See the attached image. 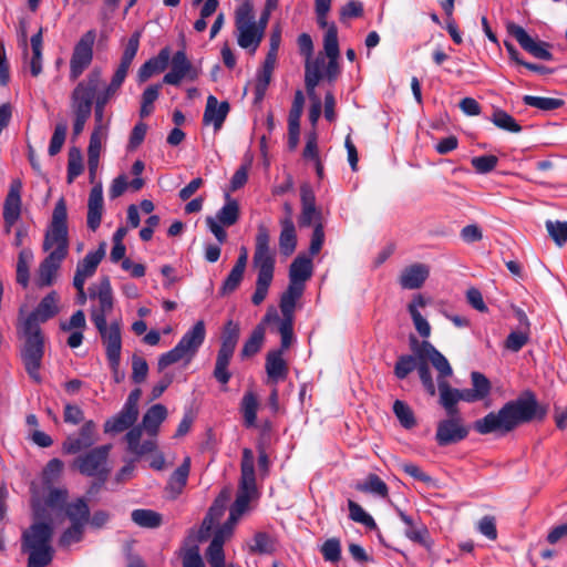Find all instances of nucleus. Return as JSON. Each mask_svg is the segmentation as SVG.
Here are the masks:
<instances>
[{
	"mask_svg": "<svg viewBox=\"0 0 567 567\" xmlns=\"http://www.w3.org/2000/svg\"><path fill=\"white\" fill-rule=\"evenodd\" d=\"M537 400L527 393L516 400L508 401L497 412H489L473 423V429L481 435H506L517 426L530 422L537 411Z\"/></svg>",
	"mask_w": 567,
	"mask_h": 567,
	"instance_id": "obj_1",
	"label": "nucleus"
},
{
	"mask_svg": "<svg viewBox=\"0 0 567 567\" xmlns=\"http://www.w3.org/2000/svg\"><path fill=\"white\" fill-rule=\"evenodd\" d=\"M410 347L420 359H429L439 372L440 404L445 409L446 414H460L457 409L458 389L451 388L446 381V378L453 373L447 359L427 340L420 342L415 337H410Z\"/></svg>",
	"mask_w": 567,
	"mask_h": 567,
	"instance_id": "obj_2",
	"label": "nucleus"
},
{
	"mask_svg": "<svg viewBox=\"0 0 567 567\" xmlns=\"http://www.w3.org/2000/svg\"><path fill=\"white\" fill-rule=\"evenodd\" d=\"M167 413L166 406L161 403L152 405L146 411L142 420V426L131 429L125 436L131 453L142 456L156 449L155 436L159 425L167 417Z\"/></svg>",
	"mask_w": 567,
	"mask_h": 567,
	"instance_id": "obj_3",
	"label": "nucleus"
},
{
	"mask_svg": "<svg viewBox=\"0 0 567 567\" xmlns=\"http://www.w3.org/2000/svg\"><path fill=\"white\" fill-rule=\"evenodd\" d=\"M51 523H34L22 534V553L28 554L27 567H48L54 557Z\"/></svg>",
	"mask_w": 567,
	"mask_h": 567,
	"instance_id": "obj_4",
	"label": "nucleus"
},
{
	"mask_svg": "<svg viewBox=\"0 0 567 567\" xmlns=\"http://www.w3.org/2000/svg\"><path fill=\"white\" fill-rule=\"evenodd\" d=\"M69 245L68 209L65 200L60 198L45 229L42 249L48 255L65 259L69 254Z\"/></svg>",
	"mask_w": 567,
	"mask_h": 567,
	"instance_id": "obj_5",
	"label": "nucleus"
},
{
	"mask_svg": "<svg viewBox=\"0 0 567 567\" xmlns=\"http://www.w3.org/2000/svg\"><path fill=\"white\" fill-rule=\"evenodd\" d=\"M257 497L255 455L250 449L245 447L241 454L238 492L230 507L229 517L238 522L241 515L248 509L249 503Z\"/></svg>",
	"mask_w": 567,
	"mask_h": 567,
	"instance_id": "obj_6",
	"label": "nucleus"
},
{
	"mask_svg": "<svg viewBox=\"0 0 567 567\" xmlns=\"http://www.w3.org/2000/svg\"><path fill=\"white\" fill-rule=\"evenodd\" d=\"M235 27L238 45L243 49L249 50L250 52H255L265 33L256 23L254 7L249 1L243 2L236 9Z\"/></svg>",
	"mask_w": 567,
	"mask_h": 567,
	"instance_id": "obj_7",
	"label": "nucleus"
},
{
	"mask_svg": "<svg viewBox=\"0 0 567 567\" xmlns=\"http://www.w3.org/2000/svg\"><path fill=\"white\" fill-rule=\"evenodd\" d=\"M25 343L21 358L29 377L37 383L41 382L40 368L44 354V337L40 328L22 326Z\"/></svg>",
	"mask_w": 567,
	"mask_h": 567,
	"instance_id": "obj_8",
	"label": "nucleus"
},
{
	"mask_svg": "<svg viewBox=\"0 0 567 567\" xmlns=\"http://www.w3.org/2000/svg\"><path fill=\"white\" fill-rule=\"evenodd\" d=\"M89 297L93 302L90 310L91 321L95 327L107 323L106 318L114 308V297L109 277H102L99 282L89 287Z\"/></svg>",
	"mask_w": 567,
	"mask_h": 567,
	"instance_id": "obj_9",
	"label": "nucleus"
},
{
	"mask_svg": "<svg viewBox=\"0 0 567 567\" xmlns=\"http://www.w3.org/2000/svg\"><path fill=\"white\" fill-rule=\"evenodd\" d=\"M112 446L110 444L91 449L89 452L78 456L73 462L81 474L97 477L104 482L107 478L110 470L107 467V458Z\"/></svg>",
	"mask_w": 567,
	"mask_h": 567,
	"instance_id": "obj_10",
	"label": "nucleus"
},
{
	"mask_svg": "<svg viewBox=\"0 0 567 567\" xmlns=\"http://www.w3.org/2000/svg\"><path fill=\"white\" fill-rule=\"evenodd\" d=\"M101 71L94 69L87 74L86 80L81 81L75 86L71 95L73 114L91 115L94 95L101 82Z\"/></svg>",
	"mask_w": 567,
	"mask_h": 567,
	"instance_id": "obj_11",
	"label": "nucleus"
},
{
	"mask_svg": "<svg viewBox=\"0 0 567 567\" xmlns=\"http://www.w3.org/2000/svg\"><path fill=\"white\" fill-rule=\"evenodd\" d=\"M254 267L257 269V277L274 278L275 252L270 249V235L268 229L260 225L256 235V246L252 258Z\"/></svg>",
	"mask_w": 567,
	"mask_h": 567,
	"instance_id": "obj_12",
	"label": "nucleus"
},
{
	"mask_svg": "<svg viewBox=\"0 0 567 567\" xmlns=\"http://www.w3.org/2000/svg\"><path fill=\"white\" fill-rule=\"evenodd\" d=\"M239 213L240 209L238 202L227 194L226 202L217 212L216 216H208L206 218L207 227L220 244L225 243L227 238V233L224 227L235 225L239 219Z\"/></svg>",
	"mask_w": 567,
	"mask_h": 567,
	"instance_id": "obj_13",
	"label": "nucleus"
},
{
	"mask_svg": "<svg viewBox=\"0 0 567 567\" xmlns=\"http://www.w3.org/2000/svg\"><path fill=\"white\" fill-rule=\"evenodd\" d=\"M96 39L95 30L86 31L74 45L70 59V79L75 81L89 68L93 60V45Z\"/></svg>",
	"mask_w": 567,
	"mask_h": 567,
	"instance_id": "obj_14",
	"label": "nucleus"
},
{
	"mask_svg": "<svg viewBox=\"0 0 567 567\" xmlns=\"http://www.w3.org/2000/svg\"><path fill=\"white\" fill-rule=\"evenodd\" d=\"M470 433L461 414H447L436 426L435 440L440 446H446L463 441Z\"/></svg>",
	"mask_w": 567,
	"mask_h": 567,
	"instance_id": "obj_15",
	"label": "nucleus"
},
{
	"mask_svg": "<svg viewBox=\"0 0 567 567\" xmlns=\"http://www.w3.org/2000/svg\"><path fill=\"white\" fill-rule=\"evenodd\" d=\"M237 520L228 519L219 526L206 549V558L210 567H225L224 544L233 537Z\"/></svg>",
	"mask_w": 567,
	"mask_h": 567,
	"instance_id": "obj_16",
	"label": "nucleus"
},
{
	"mask_svg": "<svg viewBox=\"0 0 567 567\" xmlns=\"http://www.w3.org/2000/svg\"><path fill=\"white\" fill-rule=\"evenodd\" d=\"M199 75V70L193 65L186 55V52L179 50L174 53L171 60V70L167 72L163 82L169 85H179L182 81H195Z\"/></svg>",
	"mask_w": 567,
	"mask_h": 567,
	"instance_id": "obj_17",
	"label": "nucleus"
},
{
	"mask_svg": "<svg viewBox=\"0 0 567 567\" xmlns=\"http://www.w3.org/2000/svg\"><path fill=\"white\" fill-rule=\"evenodd\" d=\"M507 31L516 39L519 45L533 56L545 61L553 59V54L549 51L550 45L546 42L534 40L523 27L509 23L507 24Z\"/></svg>",
	"mask_w": 567,
	"mask_h": 567,
	"instance_id": "obj_18",
	"label": "nucleus"
},
{
	"mask_svg": "<svg viewBox=\"0 0 567 567\" xmlns=\"http://www.w3.org/2000/svg\"><path fill=\"white\" fill-rule=\"evenodd\" d=\"M97 432L95 423L90 420L83 423L78 435H69L62 444V450L66 454H76L95 444Z\"/></svg>",
	"mask_w": 567,
	"mask_h": 567,
	"instance_id": "obj_19",
	"label": "nucleus"
},
{
	"mask_svg": "<svg viewBox=\"0 0 567 567\" xmlns=\"http://www.w3.org/2000/svg\"><path fill=\"white\" fill-rule=\"evenodd\" d=\"M101 336L103 344L105 346V354L107 361H114L121 358L122 351V337L121 326L118 321H112L110 324L105 323L101 327H95Z\"/></svg>",
	"mask_w": 567,
	"mask_h": 567,
	"instance_id": "obj_20",
	"label": "nucleus"
},
{
	"mask_svg": "<svg viewBox=\"0 0 567 567\" xmlns=\"http://www.w3.org/2000/svg\"><path fill=\"white\" fill-rule=\"evenodd\" d=\"M301 214L299 217L300 227H308L318 224L321 219V212L316 206V196L309 184L300 187Z\"/></svg>",
	"mask_w": 567,
	"mask_h": 567,
	"instance_id": "obj_21",
	"label": "nucleus"
},
{
	"mask_svg": "<svg viewBox=\"0 0 567 567\" xmlns=\"http://www.w3.org/2000/svg\"><path fill=\"white\" fill-rule=\"evenodd\" d=\"M281 42L280 30H274L270 35V48L262 64V69L258 74V91H265L271 80V74L277 62V53Z\"/></svg>",
	"mask_w": 567,
	"mask_h": 567,
	"instance_id": "obj_22",
	"label": "nucleus"
},
{
	"mask_svg": "<svg viewBox=\"0 0 567 567\" xmlns=\"http://www.w3.org/2000/svg\"><path fill=\"white\" fill-rule=\"evenodd\" d=\"M106 244L101 243L99 248L94 251H89L83 259H81L75 269L73 277L74 281L86 282V280L94 276L96 269L105 256Z\"/></svg>",
	"mask_w": 567,
	"mask_h": 567,
	"instance_id": "obj_23",
	"label": "nucleus"
},
{
	"mask_svg": "<svg viewBox=\"0 0 567 567\" xmlns=\"http://www.w3.org/2000/svg\"><path fill=\"white\" fill-rule=\"evenodd\" d=\"M230 106L227 101L219 102L216 96L208 95L206 107L203 115V123L205 125H213L217 132L221 128Z\"/></svg>",
	"mask_w": 567,
	"mask_h": 567,
	"instance_id": "obj_24",
	"label": "nucleus"
},
{
	"mask_svg": "<svg viewBox=\"0 0 567 567\" xmlns=\"http://www.w3.org/2000/svg\"><path fill=\"white\" fill-rule=\"evenodd\" d=\"M58 313V295L53 291L47 295L39 306L28 316L22 326H34L40 328V322H44Z\"/></svg>",
	"mask_w": 567,
	"mask_h": 567,
	"instance_id": "obj_25",
	"label": "nucleus"
},
{
	"mask_svg": "<svg viewBox=\"0 0 567 567\" xmlns=\"http://www.w3.org/2000/svg\"><path fill=\"white\" fill-rule=\"evenodd\" d=\"M206 337L205 323L197 321L178 341L177 346L187 355V361L196 354Z\"/></svg>",
	"mask_w": 567,
	"mask_h": 567,
	"instance_id": "obj_26",
	"label": "nucleus"
},
{
	"mask_svg": "<svg viewBox=\"0 0 567 567\" xmlns=\"http://www.w3.org/2000/svg\"><path fill=\"white\" fill-rule=\"evenodd\" d=\"M103 210V188L102 184H96L95 186L92 187L87 200L86 224L89 229H91L92 231H95L100 227Z\"/></svg>",
	"mask_w": 567,
	"mask_h": 567,
	"instance_id": "obj_27",
	"label": "nucleus"
},
{
	"mask_svg": "<svg viewBox=\"0 0 567 567\" xmlns=\"http://www.w3.org/2000/svg\"><path fill=\"white\" fill-rule=\"evenodd\" d=\"M227 495L221 493L209 507L205 518L203 519L202 526L198 530V540L203 542L208 538L214 525L221 518L225 513Z\"/></svg>",
	"mask_w": 567,
	"mask_h": 567,
	"instance_id": "obj_28",
	"label": "nucleus"
},
{
	"mask_svg": "<svg viewBox=\"0 0 567 567\" xmlns=\"http://www.w3.org/2000/svg\"><path fill=\"white\" fill-rule=\"evenodd\" d=\"M398 515L406 526L404 530L405 536L413 543H416L426 549H431L433 542L430 538L426 526L423 524H415L412 517L401 509H398Z\"/></svg>",
	"mask_w": 567,
	"mask_h": 567,
	"instance_id": "obj_29",
	"label": "nucleus"
},
{
	"mask_svg": "<svg viewBox=\"0 0 567 567\" xmlns=\"http://www.w3.org/2000/svg\"><path fill=\"white\" fill-rule=\"evenodd\" d=\"M21 189L22 184L19 179L11 183L3 205V220L17 223L21 214Z\"/></svg>",
	"mask_w": 567,
	"mask_h": 567,
	"instance_id": "obj_30",
	"label": "nucleus"
},
{
	"mask_svg": "<svg viewBox=\"0 0 567 567\" xmlns=\"http://www.w3.org/2000/svg\"><path fill=\"white\" fill-rule=\"evenodd\" d=\"M430 269L426 265L414 264L402 270L399 282L403 289H417L427 279Z\"/></svg>",
	"mask_w": 567,
	"mask_h": 567,
	"instance_id": "obj_31",
	"label": "nucleus"
},
{
	"mask_svg": "<svg viewBox=\"0 0 567 567\" xmlns=\"http://www.w3.org/2000/svg\"><path fill=\"white\" fill-rule=\"evenodd\" d=\"M169 49H162L155 58L147 60L144 64L141 65L137 72V81L143 83L155 73H159L166 70L169 62Z\"/></svg>",
	"mask_w": 567,
	"mask_h": 567,
	"instance_id": "obj_32",
	"label": "nucleus"
},
{
	"mask_svg": "<svg viewBox=\"0 0 567 567\" xmlns=\"http://www.w3.org/2000/svg\"><path fill=\"white\" fill-rule=\"evenodd\" d=\"M266 372L272 383H278L287 378L288 365L282 357V350L269 351L266 357Z\"/></svg>",
	"mask_w": 567,
	"mask_h": 567,
	"instance_id": "obj_33",
	"label": "nucleus"
},
{
	"mask_svg": "<svg viewBox=\"0 0 567 567\" xmlns=\"http://www.w3.org/2000/svg\"><path fill=\"white\" fill-rule=\"evenodd\" d=\"M107 138V133H104L100 127L99 130H93L90 143L87 147V165L91 179L94 178L95 173L100 163V154L102 151L103 143Z\"/></svg>",
	"mask_w": 567,
	"mask_h": 567,
	"instance_id": "obj_34",
	"label": "nucleus"
},
{
	"mask_svg": "<svg viewBox=\"0 0 567 567\" xmlns=\"http://www.w3.org/2000/svg\"><path fill=\"white\" fill-rule=\"evenodd\" d=\"M280 226L279 248L282 255L290 256L297 246V235L293 220L291 218H282L280 220Z\"/></svg>",
	"mask_w": 567,
	"mask_h": 567,
	"instance_id": "obj_35",
	"label": "nucleus"
},
{
	"mask_svg": "<svg viewBox=\"0 0 567 567\" xmlns=\"http://www.w3.org/2000/svg\"><path fill=\"white\" fill-rule=\"evenodd\" d=\"M312 276V261L309 257L299 255L290 265L289 280L305 286Z\"/></svg>",
	"mask_w": 567,
	"mask_h": 567,
	"instance_id": "obj_36",
	"label": "nucleus"
},
{
	"mask_svg": "<svg viewBox=\"0 0 567 567\" xmlns=\"http://www.w3.org/2000/svg\"><path fill=\"white\" fill-rule=\"evenodd\" d=\"M239 324L233 320H228L223 329L221 344L218 353L233 357L239 339Z\"/></svg>",
	"mask_w": 567,
	"mask_h": 567,
	"instance_id": "obj_37",
	"label": "nucleus"
},
{
	"mask_svg": "<svg viewBox=\"0 0 567 567\" xmlns=\"http://www.w3.org/2000/svg\"><path fill=\"white\" fill-rule=\"evenodd\" d=\"M64 259L48 255L40 264L38 275L40 286H51Z\"/></svg>",
	"mask_w": 567,
	"mask_h": 567,
	"instance_id": "obj_38",
	"label": "nucleus"
},
{
	"mask_svg": "<svg viewBox=\"0 0 567 567\" xmlns=\"http://www.w3.org/2000/svg\"><path fill=\"white\" fill-rule=\"evenodd\" d=\"M324 59L319 56L315 61H306L305 64V84L310 99L316 94L315 90L321 79V68Z\"/></svg>",
	"mask_w": 567,
	"mask_h": 567,
	"instance_id": "obj_39",
	"label": "nucleus"
},
{
	"mask_svg": "<svg viewBox=\"0 0 567 567\" xmlns=\"http://www.w3.org/2000/svg\"><path fill=\"white\" fill-rule=\"evenodd\" d=\"M137 416L138 414L123 408L116 416L105 422L104 431L106 433L123 432L135 423Z\"/></svg>",
	"mask_w": 567,
	"mask_h": 567,
	"instance_id": "obj_40",
	"label": "nucleus"
},
{
	"mask_svg": "<svg viewBox=\"0 0 567 567\" xmlns=\"http://www.w3.org/2000/svg\"><path fill=\"white\" fill-rule=\"evenodd\" d=\"M305 286L289 280L287 290L280 298V310L282 315H293L297 300L302 296Z\"/></svg>",
	"mask_w": 567,
	"mask_h": 567,
	"instance_id": "obj_41",
	"label": "nucleus"
},
{
	"mask_svg": "<svg viewBox=\"0 0 567 567\" xmlns=\"http://www.w3.org/2000/svg\"><path fill=\"white\" fill-rule=\"evenodd\" d=\"M189 471L190 457L186 456L183 463L174 471L168 482V489L174 494V496L182 493L187 483Z\"/></svg>",
	"mask_w": 567,
	"mask_h": 567,
	"instance_id": "obj_42",
	"label": "nucleus"
},
{
	"mask_svg": "<svg viewBox=\"0 0 567 567\" xmlns=\"http://www.w3.org/2000/svg\"><path fill=\"white\" fill-rule=\"evenodd\" d=\"M141 31H135L130 39L127 40L123 54L121 56L120 64L117 65V69L128 73V70L131 68V64L138 51L140 48V39H141Z\"/></svg>",
	"mask_w": 567,
	"mask_h": 567,
	"instance_id": "obj_43",
	"label": "nucleus"
},
{
	"mask_svg": "<svg viewBox=\"0 0 567 567\" xmlns=\"http://www.w3.org/2000/svg\"><path fill=\"white\" fill-rule=\"evenodd\" d=\"M355 488L382 498H385L389 494L386 484L377 474H369L364 482L357 484Z\"/></svg>",
	"mask_w": 567,
	"mask_h": 567,
	"instance_id": "obj_44",
	"label": "nucleus"
},
{
	"mask_svg": "<svg viewBox=\"0 0 567 567\" xmlns=\"http://www.w3.org/2000/svg\"><path fill=\"white\" fill-rule=\"evenodd\" d=\"M132 520L140 527L157 528L162 525V515L152 509H134Z\"/></svg>",
	"mask_w": 567,
	"mask_h": 567,
	"instance_id": "obj_45",
	"label": "nucleus"
},
{
	"mask_svg": "<svg viewBox=\"0 0 567 567\" xmlns=\"http://www.w3.org/2000/svg\"><path fill=\"white\" fill-rule=\"evenodd\" d=\"M66 516L72 524L85 525L90 518L89 505L83 498L70 503L66 507Z\"/></svg>",
	"mask_w": 567,
	"mask_h": 567,
	"instance_id": "obj_46",
	"label": "nucleus"
},
{
	"mask_svg": "<svg viewBox=\"0 0 567 567\" xmlns=\"http://www.w3.org/2000/svg\"><path fill=\"white\" fill-rule=\"evenodd\" d=\"M265 339V327L262 323L258 324L250 337L244 343L241 349V357L249 358L255 355L261 348Z\"/></svg>",
	"mask_w": 567,
	"mask_h": 567,
	"instance_id": "obj_47",
	"label": "nucleus"
},
{
	"mask_svg": "<svg viewBox=\"0 0 567 567\" xmlns=\"http://www.w3.org/2000/svg\"><path fill=\"white\" fill-rule=\"evenodd\" d=\"M33 260V252L31 249H22L18 255L17 261V281L22 287H28L29 285V268L30 264Z\"/></svg>",
	"mask_w": 567,
	"mask_h": 567,
	"instance_id": "obj_48",
	"label": "nucleus"
},
{
	"mask_svg": "<svg viewBox=\"0 0 567 567\" xmlns=\"http://www.w3.org/2000/svg\"><path fill=\"white\" fill-rule=\"evenodd\" d=\"M258 401L252 392H247L241 400V412L247 427L255 426L257 419Z\"/></svg>",
	"mask_w": 567,
	"mask_h": 567,
	"instance_id": "obj_49",
	"label": "nucleus"
},
{
	"mask_svg": "<svg viewBox=\"0 0 567 567\" xmlns=\"http://www.w3.org/2000/svg\"><path fill=\"white\" fill-rule=\"evenodd\" d=\"M412 354H403L398 358V361L394 365V374L398 379H405L412 371L416 370L417 364L420 362V358L413 351Z\"/></svg>",
	"mask_w": 567,
	"mask_h": 567,
	"instance_id": "obj_50",
	"label": "nucleus"
},
{
	"mask_svg": "<svg viewBox=\"0 0 567 567\" xmlns=\"http://www.w3.org/2000/svg\"><path fill=\"white\" fill-rule=\"evenodd\" d=\"M349 517L355 523H360L367 528L377 529V523L374 518L367 513L361 505L349 499L348 501Z\"/></svg>",
	"mask_w": 567,
	"mask_h": 567,
	"instance_id": "obj_51",
	"label": "nucleus"
},
{
	"mask_svg": "<svg viewBox=\"0 0 567 567\" xmlns=\"http://www.w3.org/2000/svg\"><path fill=\"white\" fill-rule=\"evenodd\" d=\"M323 48L324 52L329 60H331V64L334 65V60L339 58V43H338V31L334 24H331L324 34L323 38Z\"/></svg>",
	"mask_w": 567,
	"mask_h": 567,
	"instance_id": "obj_52",
	"label": "nucleus"
},
{
	"mask_svg": "<svg viewBox=\"0 0 567 567\" xmlns=\"http://www.w3.org/2000/svg\"><path fill=\"white\" fill-rule=\"evenodd\" d=\"M523 102L528 106L536 107L542 111H553L559 109L564 104L559 99L534 95L523 96Z\"/></svg>",
	"mask_w": 567,
	"mask_h": 567,
	"instance_id": "obj_53",
	"label": "nucleus"
},
{
	"mask_svg": "<svg viewBox=\"0 0 567 567\" xmlns=\"http://www.w3.org/2000/svg\"><path fill=\"white\" fill-rule=\"evenodd\" d=\"M491 121L498 128L511 133H518L522 131V126L516 122V120L503 110H496L493 113Z\"/></svg>",
	"mask_w": 567,
	"mask_h": 567,
	"instance_id": "obj_54",
	"label": "nucleus"
},
{
	"mask_svg": "<svg viewBox=\"0 0 567 567\" xmlns=\"http://www.w3.org/2000/svg\"><path fill=\"white\" fill-rule=\"evenodd\" d=\"M393 413L395 414L400 424L405 429H411L416 424L413 411L405 402L401 400L394 401Z\"/></svg>",
	"mask_w": 567,
	"mask_h": 567,
	"instance_id": "obj_55",
	"label": "nucleus"
},
{
	"mask_svg": "<svg viewBox=\"0 0 567 567\" xmlns=\"http://www.w3.org/2000/svg\"><path fill=\"white\" fill-rule=\"evenodd\" d=\"M472 380V390L482 401L487 398L491 393V382L481 372L474 371L471 373Z\"/></svg>",
	"mask_w": 567,
	"mask_h": 567,
	"instance_id": "obj_56",
	"label": "nucleus"
},
{
	"mask_svg": "<svg viewBox=\"0 0 567 567\" xmlns=\"http://www.w3.org/2000/svg\"><path fill=\"white\" fill-rule=\"evenodd\" d=\"M320 551L326 561H330V563L339 561L341 558V542H340V539L336 538V537L327 539L322 544Z\"/></svg>",
	"mask_w": 567,
	"mask_h": 567,
	"instance_id": "obj_57",
	"label": "nucleus"
},
{
	"mask_svg": "<svg viewBox=\"0 0 567 567\" xmlns=\"http://www.w3.org/2000/svg\"><path fill=\"white\" fill-rule=\"evenodd\" d=\"M546 229L557 246L561 247L567 241V221H546Z\"/></svg>",
	"mask_w": 567,
	"mask_h": 567,
	"instance_id": "obj_58",
	"label": "nucleus"
},
{
	"mask_svg": "<svg viewBox=\"0 0 567 567\" xmlns=\"http://www.w3.org/2000/svg\"><path fill=\"white\" fill-rule=\"evenodd\" d=\"M427 362L431 363V361L429 359H420L416 370H417L420 380H421L425 391L431 396H434L436 393V388H435L434 381L432 379Z\"/></svg>",
	"mask_w": 567,
	"mask_h": 567,
	"instance_id": "obj_59",
	"label": "nucleus"
},
{
	"mask_svg": "<svg viewBox=\"0 0 567 567\" xmlns=\"http://www.w3.org/2000/svg\"><path fill=\"white\" fill-rule=\"evenodd\" d=\"M66 132H68L66 123L61 122L55 125L53 135L50 141L49 150H48V152L51 156L56 155L61 151V148L65 142Z\"/></svg>",
	"mask_w": 567,
	"mask_h": 567,
	"instance_id": "obj_60",
	"label": "nucleus"
},
{
	"mask_svg": "<svg viewBox=\"0 0 567 567\" xmlns=\"http://www.w3.org/2000/svg\"><path fill=\"white\" fill-rule=\"evenodd\" d=\"M233 357L217 353L214 377L221 384H227L231 378L228 371V364Z\"/></svg>",
	"mask_w": 567,
	"mask_h": 567,
	"instance_id": "obj_61",
	"label": "nucleus"
},
{
	"mask_svg": "<svg viewBox=\"0 0 567 567\" xmlns=\"http://www.w3.org/2000/svg\"><path fill=\"white\" fill-rule=\"evenodd\" d=\"M274 550L272 540L266 533H257L252 543L249 545V551L254 554H269Z\"/></svg>",
	"mask_w": 567,
	"mask_h": 567,
	"instance_id": "obj_62",
	"label": "nucleus"
},
{
	"mask_svg": "<svg viewBox=\"0 0 567 567\" xmlns=\"http://www.w3.org/2000/svg\"><path fill=\"white\" fill-rule=\"evenodd\" d=\"M245 270L233 267L229 275L223 282V286L220 288V295L226 296L231 292H234L240 285L243 278H244Z\"/></svg>",
	"mask_w": 567,
	"mask_h": 567,
	"instance_id": "obj_63",
	"label": "nucleus"
},
{
	"mask_svg": "<svg viewBox=\"0 0 567 567\" xmlns=\"http://www.w3.org/2000/svg\"><path fill=\"white\" fill-rule=\"evenodd\" d=\"M498 163V158L495 155H483L476 156L471 159V164L476 173L487 174L492 172Z\"/></svg>",
	"mask_w": 567,
	"mask_h": 567,
	"instance_id": "obj_64",
	"label": "nucleus"
}]
</instances>
